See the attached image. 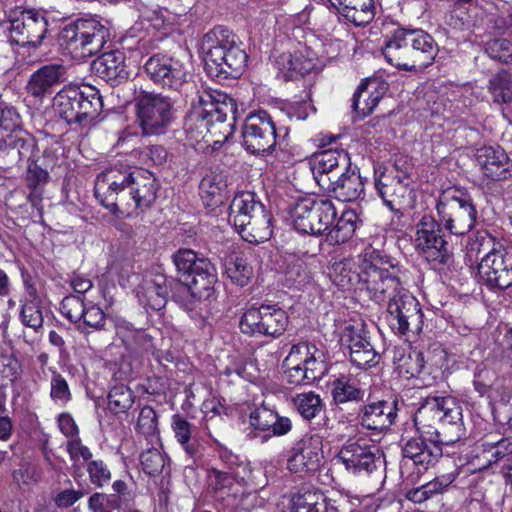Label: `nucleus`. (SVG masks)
I'll use <instances>...</instances> for the list:
<instances>
[{
	"label": "nucleus",
	"mask_w": 512,
	"mask_h": 512,
	"mask_svg": "<svg viewBox=\"0 0 512 512\" xmlns=\"http://www.w3.org/2000/svg\"><path fill=\"white\" fill-rule=\"evenodd\" d=\"M362 286L371 300L386 303L387 321L401 336L418 335L423 329V312L418 300L403 287L397 270L379 251L368 247L363 252Z\"/></svg>",
	"instance_id": "f257e3e1"
},
{
	"label": "nucleus",
	"mask_w": 512,
	"mask_h": 512,
	"mask_svg": "<svg viewBox=\"0 0 512 512\" xmlns=\"http://www.w3.org/2000/svg\"><path fill=\"white\" fill-rule=\"evenodd\" d=\"M461 420V407L454 397H426L414 417L419 435L409 439L402 449L404 465L417 467L418 473L434 466L443 454L442 445H452L461 437L457 434L455 439L444 441L434 424L452 425L460 430Z\"/></svg>",
	"instance_id": "f03ea898"
},
{
	"label": "nucleus",
	"mask_w": 512,
	"mask_h": 512,
	"mask_svg": "<svg viewBox=\"0 0 512 512\" xmlns=\"http://www.w3.org/2000/svg\"><path fill=\"white\" fill-rule=\"evenodd\" d=\"M205 69L209 76L227 79L239 77L248 61L238 37L224 26H215L201 42Z\"/></svg>",
	"instance_id": "7ed1b4c3"
},
{
	"label": "nucleus",
	"mask_w": 512,
	"mask_h": 512,
	"mask_svg": "<svg viewBox=\"0 0 512 512\" xmlns=\"http://www.w3.org/2000/svg\"><path fill=\"white\" fill-rule=\"evenodd\" d=\"M173 262L177 271L185 277L190 293L188 300L180 301L185 310L192 312L201 309L202 304L216 299L217 270L209 259L199 257L193 250L180 249L174 254Z\"/></svg>",
	"instance_id": "20e7f679"
},
{
	"label": "nucleus",
	"mask_w": 512,
	"mask_h": 512,
	"mask_svg": "<svg viewBox=\"0 0 512 512\" xmlns=\"http://www.w3.org/2000/svg\"><path fill=\"white\" fill-rule=\"evenodd\" d=\"M236 103L233 98L219 91H202L193 101V109L186 117L183 130L188 145L199 144L209 131V125L223 123L228 115H234Z\"/></svg>",
	"instance_id": "39448f33"
},
{
	"label": "nucleus",
	"mask_w": 512,
	"mask_h": 512,
	"mask_svg": "<svg viewBox=\"0 0 512 512\" xmlns=\"http://www.w3.org/2000/svg\"><path fill=\"white\" fill-rule=\"evenodd\" d=\"M228 221L249 243H262L272 236L271 216L253 192L241 191L234 196Z\"/></svg>",
	"instance_id": "423d86ee"
},
{
	"label": "nucleus",
	"mask_w": 512,
	"mask_h": 512,
	"mask_svg": "<svg viewBox=\"0 0 512 512\" xmlns=\"http://www.w3.org/2000/svg\"><path fill=\"white\" fill-rule=\"evenodd\" d=\"M413 167L406 159L395 161L394 172L374 167V186L384 205L396 215L415 207L416 191L412 186Z\"/></svg>",
	"instance_id": "0eeeda50"
},
{
	"label": "nucleus",
	"mask_w": 512,
	"mask_h": 512,
	"mask_svg": "<svg viewBox=\"0 0 512 512\" xmlns=\"http://www.w3.org/2000/svg\"><path fill=\"white\" fill-rule=\"evenodd\" d=\"M102 108V97L92 87L81 90L76 85H67L53 98L55 113L68 124L90 125L98 117Z\"/></svg>",
	"instance_id": "6e6552de"
},
{
	"label": "nucleus",
	"mask_w": 512,
	"mask_h": 512,
	"mask_svg": "<svg viewBox=\"0 0 512 512\" xmlns=\"http://www.w3.org/2000/svg\"><path fill=\"white\" fill-rule=\"evenodd\" d=\"M478 253H483L478 274L489 289H507L512 286V245H504L490 235L477 238Z\"/></svg>",
	"instance_id": "1a4fd4ad"
},
{
	"label": "nucleus",
	"mask_w": 512,
	"mask_h": 512,
	"mask_svg": "<svg viewBox=\"0 0 512 512\" xmlns=\"http://www.w3.org/2000/svg\"><path fill=\"white\" fill-rule=\"evenodd\" d=\"M109 37V30L96 18H79L65 24L59 33V43L75 59H85L98 53Z\"/></svg>",
	"instance_id": "9d476101"
},
{
	"label": "nucleus",
	"mask_w": 512,
	"mask_h": 512,
	"mask_svg": "<svg viewBox=\"0 0 512 512\" xmlns=\"http://www.w3.org/2000/svg\"><path fill=\"white\" fill-rule=\"evenodd\" d=\"M439 221L451 234L464 235L476 224L477 210L472 197L465 191L449 188L443 191L436 203Z\"/></svg>",
	"instance_id": "9b49d317"
},
{
	"label": "nucleus",
	"mask_w": 512,
	"mask_h": 512,
	"mask_svg": "<svg viewBox=\"0 0 512 512\" xmlns=\"http://www.w3.org/2000/svg\"><path fill=\"white\" fill-rule=\"evenodd\" d=\"M333 202L321 197H302L290 211L294 228L303 234L321 235L336 219Z\"/></svg>",
	"instance_id": "f8f14e48"
},
{
	"label": "nucleus",
	"mask_w": 512,
	"mask_h": 512,
	"mask_svg": "<svg viewBox=\"0 0 512 512\" xmlns=\"http://www.w3.org/2000/svg\"><path fill=\"white\" fill-rule=\"evenodd\" d=\"M414 246L433 269H442L451 260L441 226L431 215H423L416 224Z\"/></svg>",
	"instance_id": "ddd939ff"
},
{
	"label": "nucleus",
	"mask_w": 512,
	"mask_h": 512,
	"mask_svg": "<svg viewBox=\"0 0 512 512\" xmlns=\"http://www.w3.org/2000/svg\"><path fill=\"white\" fill-rule=\"evenodd\" d=\"M289 323L287 312L277 304H262L248 308L241 316L239 327L249 336H281Z\"/></svg>",
	"instance_id": "4468645a"
},
{
	"label": "nucleus",
	"mask_w": 512,
	"mask_h": 512,
	"mask_svg": "<svg viewBox=\"0 0 512 512\" xmlns=\"http://www.w3.org/2000/svg\"><path fill=\"white\" fill-rule=\"evenodd\" d=\"M380 448L361 439H348L338 450L335 460L344 469L355 476H369L382 463Z\"/></svg>",
	"instance_id": "2eb2a0df"
},
{
	"label": "nucleus",
	"mask_w": 512,
	"mask_h": 512,
	"mask_svg": "<svg viewBox=\"0 0 512 512\" xmlns=\"http://www.w3.org/2000/svg\"><path fill=\"white\" fill-rule=\"evenodd\" d=\"M131 172L118 168H108L97 175L94 186L96 199L113 214L127 211V189Z\"/></svg>",
	"instance_id": "dca6fc26"
},
{
	"label": "nucleus",
	"mask_w": 512,
	"mask_h": 512,
	"mask_svg": "<svg viewBox=\"0 0 512 512\" xmlns=\"http://www.w3.org/2000/svg\"><path fill=\"white\" fill-rule=\"evenodd\" d=\"M243 147L251 154H269L277 142L276 126L265 110L249 113L241 130Z\"/></svg>",
	"instance_id": "f3484780"
},
{
	"label": "nucleus",
	"mask_w": 512,
	"mask_h": 512,
	"mask_svg": "<svg viewBox=\"0 0 512 512\" xmlns=\"http://www.w3.org/2000/svg\"><path fill=\"white\" fill-rule=\"evenodd\" d=\"M137 120L144 135H160L172 120L169 98L154 93H142L135 99Z\"/></svg>",
	"instance_id": "a211bd4d"
},
{
	"label": "nucleus",
	"mask_w": 512,
	"mask_h": 512,
	"mask_svg": "<svg viewBox=\"0 0 512 512\" xmlns=\"http://www.w3.org/2000/svg\"><path fill=\"white\" fill-rule=\"evenodd\" d=\"M143 70L155 85L173 91H179L188 78L187 64L167 53L152 54L144 63Z\"/></svg>",
	"instance_id": "6ab92c4d"
},
{
	"label": "nucleus",
	"mask_w": 512,
	"mask_h": 512,
	"mask_svg": "<svg viewBox=\"0 0 512 512\" xmlns=\"http://www.w3.org/2000/svg\"><path fill=\"white\" fill-rule=\"evenodd\" d=\"M367 334L362 323H347L339 334L341 347L348 351L351 363L360 369L378 363V353L371 345Z\"/></svg>",
	"instance_id": "aec40b11"
},
{
	"label": "nucleus",
	"mask_w": 512,
	"mask_h": 512,
	"mask_svg": "<svg viewBox=\"0 0 512 512\" xmlns=\"http://www.w3.org/2000/svg\"><path fill=\"white\" fill-rule=\"evenodd\" d=\"M323 459L322 439L317 434L304 435L294 443L287 457V469L295 474H309L318 470Z\"/></svg>",
	"instance_id": "412c9836"
},
{
	"label": "nucleus",
	"mask_w": 512,
	"mask_h": 512,
	"mask_svg": "<svg viewBox=\"0 0 512 512\" xmlns=\"http://www.w3.org/2000/svg\"><path fill=\"white\" fill-rule=\"evenodd\" d=\"M131 176L127 189V211L123 214L128 217L149 208L154 203L159 188L155 176L147 170L136 169L131 172Z\"/></svg>",
	"instance_id": "4be33fe9"
},
{
	"label": "nucleus",
	"mask_w": 512,
	"mask_h": 512,
	"mask_svg": "<svg viewBox=\"0 0 512 512\" xmlns=\"http://www.w3.org/2000/svg\"><path fill=\"white\" fill-rule=\"evenodd\" d=\"M138 25L147 32L139 39L138 50L142 54L148 55L168 35V30L172 25L171 13L166 8H147L142 13Z\"/></svg>",
	"instance_id": "5701e85b"
},
{
	"label": "nucleus",
	"mask_w": 512,
	"mask_h": 512,
	"mask_svg": "<svg viewBox=\"0 0 512 512\" xmlns=\"http://www.w3.org/2000/svg\"><path fill=\"white\" fill-rule=\"evenodd\" d=\"M48 22L37 11L27 10L10 24V41L20 46H38L47 33Z\"/></svg>",
	"instance_id": "b1692460"
},
{
	"label": "nucleus",
	"mask_w": 512,
	"mask_h": 512,
	"mask_svg": "<svg viewBox=\"0 0 512 512\" xmlns=\"http://www.w3.org/2000/svg\"><path fill=\"white\" fill-rule=\"evenodd\" d=\"M512 458V437L495 439L493 436L484 439L477 447L476 454L470 460V465L476 471L503 466Z\"/></svg>",
	"instance_id": "393cba45"
},
{
	"label": "nucleus",
	"mask_w": 512,
	"mask_h": 512,
	"mask_svg": "<svg viewBox=\"0 0 512 512\" xmlns=\"http://www.w3.org/2000/svg\"><path fill=\"white\" fill-rule=\"evenodd\" d=\"M310 165L315 181L324 188L350 166V157L343 149H327L315 153Z\"/></svg>",
	"instance_id": "a878e982"
},
{
	"label": "nucleus",
	"mask_w": 512,
	"mask_h": 512,
	"mask_svg": "<svg viewBox=\"0 0 512 512\" xmlns=\"http://www.w3.org/2000/svg\"><path fill=\"white\" fill-rule=\"evenodd\" d=\"M135 294L144 308L160 310L167 303V278L161 273H148L136 287Z\"/></svg>",
	"instance_id": "bb28decb"
},
{
	"label": "nucleus",
	"mask_w": 512,
	"mask_h": 512,
	"mask_svg": "<svg viewBox=\"0 0 512 512\" xmlns=\"http://www.w3.org/2000/svg\"><path fill=\"white\" fill-rule=\"evenodd\" d=\"M476 161L483 174L495 181L512 177V162L500 147L486 146L477 150Z\"/></svg>",
	"instance_id": "cd10ccee"
},
{
	"label": "nucleus",
	"mask_w": 512,
	"mask_h": 512,
	"mask_svg": "<svg viewBox=\"0 0 512 512\" xmlns=\"http://www.w3.org/2000/svg\"><path fill=\"white\" fill-rule=\"evenodd\" d=\"M383 55L387 62L398 69L417 71L413 53L409 45L407 29L396 30L385 42Z\"/></svg>",
	"instance_id": "c85d7f7f"
},
{
	"label": "nucleus",
	"mask_w": 512,
	"mask_h": 512,
	"mask_svg": "<svg viewBox=\"0 0 512 512\" xmlns=\"http://www.w3.org/2000/svg\"><path fill=\"white\" fill-rule=\"evenodd\" d=\"M333 7L339 18L354 26L369 24L375 15L373 0H325Z\"/></svg>",
	"instance_id": "c756f323"
},
{
	"label": "nucleus",
	"mask_w": 512,
	"mask_h": 512,
	"mask_svg": "<svg viewBox=\"0 0 512 512\" xmlns=\"http://www.w3.org/2000/svg\"><path fill=\"white\" fill-rule=\"evenodd\" d=\"M363 253L356 259H343L334 262L330 268L332 282L343 291L361 289Z\"/></svg>",
	"instance_id": "7c9ffc66"
},
{
	"label": "nucleus",
	"mask_w": 512,
	"mask_h": 512,
	"mask_svg": "<svg viewBox=\"0 0 512 512\" xmlns=\"http://www.w3.org/2000/svg\"><path fill=\"white\" fill-rule=\"evenodd\" d=\"M323 189L331 193L341 202H353L364 196V182L359 173L348 167L346 170L332 180L331 185Z\"/></svg>",
	"instance_id": "2f4dec72"
},
{
	"label": "nucleus",
	"mask_w": 512,
	"mask_h": 512,
	"mask_svg": "<svg viewBox=\"0 0 512 512\" xmlns=\"http://www.w3.org/2000/svg\"><path fill=\"white\" fill-rule=\"evenodd\" d=\"M396 404L385 400L370 402L363 406L360 422L370 430H383L391 426L397 417Z\"/></svg>",
	"instance_id": "473e14b6"
},
{
	"label": "nucleus",
	"mask_w": 512,
	"mask_h": 512,
	"mask_svg": "<svg viewBox=\"0 0 512 512\" xmlns=\"http://www.w3.org/2000/svg\"><path fill=\"white\" fill-rule=\"evenodd\" d=\"M94 73L107 82H121L128 78L125 55L121 51L103 53L92 63Z\"/></svg>",
	"instance_id": "72a5a7b5"
},
{
	"label": "nucleus",
	"mask_w": 512,
	"mask_h": 512,
	"mask_svg": "<svg viewBox=\"0 0 512 512\" xmlns=\"http://www.w3.org/2000/svg\"><path fill=\"white\" fill-rule=\"evenodd\" d=\"M407 36L417 70L431 65L438 54V45L434 38L422 29H407Z\"/></svg>",
	"instance_id": "f704fd0d"
},
{
	"label": "nucleus",
	"mask_w": 512,
	"mask_h": 512,
	"mask_svg": "<svg viewBox=\"0 0 512 512\" xmlns=\"http://www.w3.org/2000/svg\"><path fill=\"white\" fill-rule=\"evenodd\" d=\"M66 69L62 64H48L40 67L27 83V91L34 97H43L51 88L63 81Z\"/></svg>",
	"instance_id": "c9c22d12"
},
{
	"label": "nucleus",
	"mask_w": 512,
	"mask_h": 512,
	"mask_svg": "<svg viewBox=\"0 0 512 512\" xmlns=\"http://www.w3.org/2000/svg\"><path fill=\"white\" fill-rule=\"evenodd\" d=\"M289 512H337L336 507L318 490L302 489L291 495Z\"/></svg>",
	"instance_id": "e433bc0d"
},
{
	"label": "nucleus",
	"mask_w": 512,
	"mask_h": 512,
	"mask_svg": "<svg viewBox=\"0 0 512 512\" xmlns=\"http://www.w3.org/2000/svg\"><path fill=\"white\" fill-rule=\"evenodd\" d=\"M275 64L286 80L304 76L315 67L314 60L305 55L302 48L294 52L281 53L276 57Z\"/></svg>",
	"instance_id": "4c0bfd02"
},
{
	"label": "nucleus",
	"mask_w": 512,
	"mask_h": 512,
	"mask_svg": "<svg viewBox=\"0 0 512 512\" xmlns=\"http://www.w3.org/2000/svg\"><path fill=\"white\" fill-rule=\"evenodd\" d=\"M283 365L325 369L324 355L315 345L301 342L291 347Z\"/></svg>",
	"instance_id": "58836bf2"
},
{
	"label": "nucleus",
	"mask_w": 512,
	"mask_h": 512,
	"mask_svg": "<svg viewBox=\"0 0 512 512\" xmlns=\"http://www.w3.org/2000/svg\"><path fill=\"white\" fill-rule=\"evenodd\" d=\"M331 396L337 405L360 402L364 399L365 390L356 379L342 374L331 383Z\"/></svg>",
	"instance_id": "ea45409f"
},
{
	"label": "nucleus",
	"mask_w": 512,
	"mask_h": 512,
	"mask_svg": "<svg viewBox=\"0 0 512 512\" xmlns=\"http://www.w3.org/2000/svg\"><path fill=\"white\" fill-rule=\"evenodd\" d=\"M227 180L222 172L211 171L200 182V196L206 207L217 206L222 203Z\"/></svg>",
	"instance_id": "a19ab883"
},
{
	"label": "nucleus",
	"mask_w": 512,
	"mask_h": 512,
	"mask_svg": "<svg viewBox=\"0 0 512 512\" xmlns=\"http://www.w3.org/2000/svg\"><path fill=\"white\" fill-rule=\"evenodd\" d=\"M381 97L382 93L378 91L377 79L367 80L358 87L353 95V110L365 117L373 112Z\"/></svg>",
	"instance_id": "79ce46f5"
},
{
	"label": "nucleus",
	"mask_w": 512,
	"mask_h": 512,
	"mask_svg": "<svg viewBox=\"0 0 512 512\" xmlns=\"http://www.w3.org/2000/svg\"><path fill=\"white\" fill-rule=\"evenodd\" d=\"M293 409L305 421H312L318 417L325 408L321 396L314 391L296 393L291 398Z\"/></svg>",
	"instance_id": "37998d69"
},
{
	"label": "nucleus",
	"mask_w": 512,
	"mask_h": 512,
	"mask_svg": "<svg viewBox=\"0 0 512 512\" xmlns=\"http://www.w3.org/2000/svg\"><path fill=\"white\" fill-rule=\"evenodd\" d=\"M113 324L117 337L127 349L148 347L150 339L145 331L136 329L130 322L119 316L113 318Z\"/></svg>",
	"instance_id": "c03bdc74"
},
{
	"label": "nucleus",
	"mask_w": 512,
	"mask_h": 512,
	"mask_svg": "<svg viewBox=\"0 0 512 512\" xmlns=\"http://www.w3.org/2000/svg\"><path fill=\"white\" fill-rule=\"evenodd\" d=\"M357 215L352 210L342 212L336 224L326 234V241L330 245H339L347 242L355 233Z\"/></svg>",
	"instance_id": "a18cd8bd"
},
{
	"label": "nucleus",
	"mask_w": 512,
	"mask_h": 512,
	"mask_svg": "<svg viewBox=\"0 0 512 512\" xmlns=\"http://www.w3.org/2000/svg\"><path fill=\"white\" fill-rule=\"evenodd\" d=\"M224 273L233 283L243 287L249 283L253 269L242 257L230 256L224 262Z\"/></svg>",
	"instance_id": "49530a36"
},
{
	"label": "nucleus",
	"mask_w": 512,
	"mask_h": 512,
	"mask_svg": "<svg viewBox=\"0 0 512 512\" xmlns=\"http://www.w3.org/2000/svg\"><path fill=\"white\" fill-rule=\"evenodd\" d=\"M140 462L143 471L150 476L158 475L164 471L169 472V459L154 446L141 453Z\"/></svg>",
	"instance_id": "de8ad7c7"
},
{
	"label": "nucleus",
	"mask_w": 512,
	"mask_h": 512,
	"mask_svg": "<svg viewBox=\"0 0 512 512\" xmlns=\"http://www.w3.org/2000/svg\"><path fill=\"white\" fill-rule=\"evenodd\" d=\"M137 430L145 436L149 444L159 442L158 420L155 410L150 406L143 407L138 416Z\"/></svg>",
	"instance_id": "09e8293b"
},
{
	"label": "nucleus",
	"mask_w": 512,
	"mask_h": 512,
	"mask_svg": "<svg viewBox=\"0 0 512 512\" xmlns=\"http://www.w3.org/2000/svg\"><path fill=\"white\" fill-rule=\"evenodd\" d=\"M489 92L494 102L508 103L512 100V77L505 71H499L489 81Z\"/></svg>",
	"instance_id": "8fccbe9b"
},
{
	"label": "nucleus",
	"mask_w": 512,
	"mask_h": 512,
	"mask_svg": "<svg viewBox=\"0 0 512 512\" xmlns=\"http://www.w3.org/2000/svg\"><path fill=\"white\" fill-rule=\"evenodd\" d=\"M283 367L285 368V377L292 385H310L320 380L325 374V369L293 365H283Z\"/></svg>",
	"instance_id": "3c124183"
},
{
	"label": "nucleus",
	"mask_w": 512,
	"mask_h": 512,
	"mask_svg": "<svg viewBox=\"0 0 512 512\" xmlns=\"http://www.w3.org/2000/svg\"><path fill=\"white\" fill-rule=\"evenodd\" d=\"M220 459L224 463L226 469L230 470L233 481L248 484L253 482L252 480V469L246 462L239 461L237 455L229 451H223L220 453Z\"/></svg>",
	"instance_id": "603ef678"
},
{
	"label": "nucleus",
	"mask_w": 512,
	"mask_h": 512,
	"mask_svg": "<svg viewBox=\"0 0 512 512\" xmlns=\"http://www.w3.org/2000/svg\"><path fill=\"white\" fill-rule=\"evenodd\" d=\"M171 427L177 442L182 446L189 457H194L196 453L195 447L190 443L192 425L187 419L180 415L174 414L171 420Z\"/></svg>",
	"instance_id": "864d4df0"
},
{
	"label": "nucleus",
	"mask_w": 512,
	"mask_h": 512,
	"mask_svg": "<svg viewBox=\"0 0 512 512\" xmlns=\"http://www.w3.org/2000/svg\"><path fill=\"white\" fill-rule=\"evenodd\" d=\"M274 410L269 408L264 402L256 405L255 408L249 413L248 422L249 427L257 436V432L268 433L274 419Z\"/></svg>",
	"instance_id": "5fc2aeb1"
},
{
	"label": "nucleus",
	"mask_w": 512,
	"mask_h": 512,
	"mask_svg": "<svg viewBox=\"0 0 512 512\" xmlns=\"http://www.w3.org/2000/svg\"><path fill=\"white\" fill-rule=\"evenodd\" d=\"M7 140V143H2V147L10 148L12 152L17 154L19 160L31 159L35 142L30 135H24L21 130L16 134H7Z\"/></svg>",
	"instance_id": "6e6d98bb"
},
{
	"label": "nucleus",
	"mask_w": 512,
	"mask_h": 512,
	"mask_svg": "<svg viewBox=\"0 0 512 512\" xmlns=\"http://www.w3.org/2000/svg\"><path fill=\"white\" fill-rule=\"evenodd\" d=\"M133 403V392L126 385H115L108 394V405L114 413L126 412Z\"/></svg>",
	"instance_id": "4d7b16f0"
},
{
	"label": "nucleus",
	"mask_w": 512,
	"mask_h": 512,
	"mask_svg": "<svg viewBox=\"0 0 512 512\" xmlns=\"http://www.w3.org/2000/svg\"><path fill=\"white\" fill-rule=\"evenodd\" d=\"M49 179V173L38 166L36 163H30L27 171V183L31 189L29 201L36 205L40 201L41 191L40 187L45 185Z\"/></svg>",
	"instance_id": "13d9d810"
},
{
	"label": "nucleus",
	"mask_w": 512,
	"mask_h": 512,
	"mask_svg": "<svg viewBox=\"0 0 512 512\" xmlns=\"http://www.w3.org/2000/svg\"><path fill=\"white\" fill-rule=\"evenodd\" d=\"M50 398L59 407H64L72 399L66 379L56 370L52 371L50 380Z\"/></svg>",
	"instance_id": "bf43d9fd"
},
{
	"label": "nucleus",
	"mask_w": 512,
	"mask_h": 512,
	"mask_svg": "<svg viewBox=\"0 0 512 512\" xmlns=\"http://www.w3.org/2000/svg\"><path fill=\"white\" fill-rule=\"evenodd\" d=\"M20 129V116L13 107H0V148L7 143V134H16Z\"/></svg>",
	"instance_id": "052dcab7"
},
{
	"label": "nucleus",
	"mask_w": 512,
	"mask_h": 512,
	"mask_svg": "<svg viewBox=\"0 0 512 512\" xmlns=\"http://www.w3.org/2000/svg\"><path fill=\"white\" fill-rule=\"evenodd\" d=\"M66 452L75 469L81 468L83 464L87 465L88 462L93 459L91 450L88 446L83 444L80 436L75 439L67 440Z\"/></svg>",
	"instance_id": "680f3d73"
},
{
	"label": "nucleus",
	"mask_w": 512,
	"mask_h": 512,
	"mask_svg": "<svg viewBox=\"0 0 512 512\" xmlns=\"http://www.w3.org/2000/svg\"><path fill=\"white\" fill-rule=\"evenodd\" d=\"M89 481L97 488H102L109 484L112 473L108 465L101 459H92L86 465Z\"/></svg>",
	"instance_id": "e2e57ef3"
},
{
	"label": "nucleus",
	"mask_w": 512,
	"mask_h": 512,
	"mask_svg": "<svg viewBox=\"0 0 512 512\" xmlns=\"http://www.w3.org/2000/svg\"><path fill=\"white\" fill-rule=\"evenodd\" d=\"M83 298L79 295H68L61 302L60 311L64 317L73 323H80L85 312Z\"/></svg>",
	"instance_id": "0e129e2a"
},
{
	"label": "nucleus",
	"mask_w": 512,
	"mask_h": 512,
	"mask_svg": "<svg viewBox=\"0 0 512 512\" xmlns=\"http://www.w3.org/2000/svg\"><path fill=\"white\" fill-rule=\"evenodd\" d=\"M20 319L23 325L38 331L43 326L41 307L36 301H27L22 305Z\"/></svg>",
	"instance_id": "69168bd1"
},
{
	"label": "nucleus",
	"mask_w": 512,
	"mask_h": 512,
	"mask_svg": "<svg viewBox=\"0 0 512 512\" xmlns=\"http://www.w3.org/2000/svg\"><path fill=\"white\" fill-rule=\"evenodd\" d=\"M12 477L19 487L29 489L39 481L41 474L34 465L25 463L13 471Z\"/></svg>",
	"instance_id": "338daca9"
},
{
	"label": "nucleus",
	"mask_w": 512,
	"mask_h": 512,
	"mask_svg": "<svg viewBox=\"0 0 512 512\" xmlns=\"http://www.w3.org/2000/svg\"><path fill=\"white\" fill-rule=\"evenodd\" d=\"M120 496L108 495L100 492L93 493L88 499V509L91 512H104L107 508H121Z\"/></svg>",
	"instance_id": "774afa93"
}]
</instances>
